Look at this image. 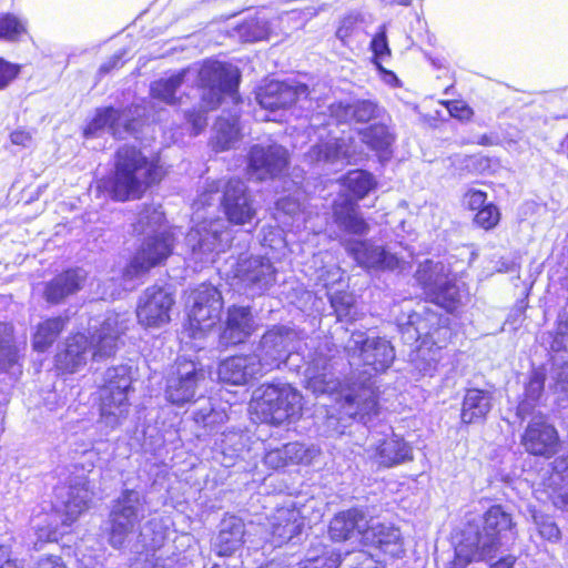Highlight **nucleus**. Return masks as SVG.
<instances>
[{"instance_id": "1", "label": "nucleus", "mask_w": 568, "mask_h": 568, "mask_svg": "<svg viewBox=\"0 0 568 568\" xmlns=\"http://www.w3.org/2000/svg\"><path fill=\"white\" fill-rule=\"evenodd\" d=\"M328 343L321 344L311 356L305 369V386L318 396H327L331 403L325 420V432L329 436L343 435L351 420L364 425L377 413L376 396L371 387H343L333 372V356Z\"/></svg>"}, {"instance_id": "2", "label": "nucleus", "mask_w": 568, "mask_h": 568, "mask_svg": "<svg viewBox=\"0 0 568 568\" xmlns=\"http://www.w3.org/2000/svg\"><path fill=\"white\" fill-rule=\"evenodd\" d=\"M194 81L203 90L200 109L185 111V118L199 134L206 126V113L215 109L224 93L232 94L239 84V71L232 64L219 61H205L201 68L189 67L160 79L151 84L150 93L155 100L169 105L180 103L178 89L186 82Z\"/></svg>"}, {"instance_id": "3", "label": "nucleus", "mask_w": 568, "mask_h": 568, "mask_svg": "<svg viewBox=\"0 0 568 568\" xmlns=\"http://www.w3.org/2000/svg\"><path fill=\"white\" fill-rule=\"evenodd\" d=\"M129 322L128 313L109 312L99 328L90 324V328H94L90 339L81 333L69 337L65 348L57 354V368L64 373H74L87 365L89 357L100 361L112 356L119 337L128 329Z\"/></svg>"}, {"instance_id": "4", "label": "nucleus", "mask_w": 568, "mask_h": 568, "mask_svg": "<svg viewBox=\"0 0 568 568\" xmlns=\"http://www.w3.org/2000/svg\"><path fill=\"white\" fill-rule=\"evenodd\" d=\"M93 468V465L90 464ZM82 470L74 473L69 480L68 486H61L55 489V504L50 514H43L32 519V527L36 530L38 540L41 542L57 541L67 528L89 508L93 491L90 486L89 474Z\"/></svg>"}, {"instance_id": "5", "label": "nucleus", "mask_w": 568, "mask_h": 568, "mask_svg": "<svg viewBox=\"0 0 568 568\" xmlns=\"http://www.w3.org/2000/svg\"><path fill=\"white\" fill-rule=\"evenodd\" d=\"M164 212L161 206L148 205L140 213L133 232L146 234L140 250L123 272L125 280H134L145 275L152 267L162 263L173 248V235L163 226Z\"/></svg>"}, {"instance_id": "6", "label": "nucleus", "mask_w": 568, "mask_h": 568, "mask_svg": "<svg viewBox=\"0 0 568 568\" xmlns=\"http://www.w3.org/2000/svg\"><path fill=\"white\" fill-rule=\"evenodd\" d=\"M162 175V169L149 161L138 149L122 146L116 152L111 195L116 201L139 199L146 187L159 182Z\"/></svg>"}, {"instance_id": "7", "label": "nucleus", "mask_w": 568, "mask_h": 568, "mask_svg": "<svg viewBox=\"0 0 568 568\" xmlns=\"http://www.w3.org/2000/svg\"><path fill=\"white\" fill-rule=\"evenodd\" d=\"M513 521L500 506L490 507L484 517V527L474 536L465 537L455 548L459 562L493 559L498 548L513 536Z\"/></svg>"}, {"instance_id": "8", "label": "nucleus", "mask_w": 568, "mask_h": 568, "mask_svg": "<svg viewBox=\"0 0 568 568\" xmlns=\"http://www.w3.org/2000/svg\"><path fill=\"white\" fill-rule=\"evenodd\" d=\"M211 194L203 193L194 202V215L201 220L186 234V245L191 248V258L200 267L215 262L216 256L224 252L231 242L230 230L222 219L207 221L201 214V209L211 205Z\"/></svg>"}, {"instance_id": "9", "label": "nucleus", "mask_w": 568, "mask_h": 568, "mask_svg": "<svg viewBox=\"0 0 568 568\" xmlns=\"http://www.w3.org/2000/svg\"><path fill=\"white\" fill-rule=\"evenodd\" d=\"M301 393L287 383L262 385L250 404L262 422L282 425L300 418L303 403Z\"/></svg>"}, {"instance_id": "10", "label": "nucleus", "mask_w": 568, "mask_h": 568, "mask_svg": "<svg viewBox=\"0 0 568 568\" xmlns=\"http://www.w3.org/2000/svg\"><path fill=\"white\" fill-rule=\"evenodd\" d=\"M132 366L128 364L110 367L103 375V384L100 387V423L111 430L128 417V396L132 389Z\"/></svg>"}, {"instance_id": "11", "label": "nucleus", "mask_w": 568, "mask_h": 568, "mask_svg": "<svg viewBox=\"0 0 568 568\" xmlns=\"http://www.w3.org/2000/svg\"><path fill=\"white\" fill-rule=\"evenodd\" d=\"M303 334L287 325H273L261 337L254 356L264 374L285 365L295 353H300Z\"/></svg>"}, {"instance_id": "12", "label": "nucleus", "mask_w": 568, "mask_h": 568, "mask_svg": "<svg viewBox=\"0 0 568 568\" xmlns=\"http://www.w3.org/2000/svg\"><path fill=\"white\" fill-rule=\"evenodd\" d=\"M144 504L143 495L135 489H124L113 500L109 514L110 527L108 536L111 547L115 549L123 548L130 536L136 531L144 516Z\"/></svg>"}, {"instance_id": "13", "label": "nucleus", "mask_w": 568, "mask_h": 568, "mask_svg": "<svg viewBox=\"0 0 568 568\" xmlns=\"http://www.w3.org/2000/svg\"><path fill=\"white\" fill-rule=\"evenodd\" d=\"M204 382L205 372L199 363L179 357L166 376L165 398L176 406L193 403L202 396Z\"/></svg>"}, {"instance_id": "14", "label": "nucleus", "mask_w": 568, "mask_h": 568, "mask_svg": "<svg viewBox=\"0 0 568 568\" xmlns=\"http://www.w3.org/2000/svg\"><path fill=\"white\" fill-rule=\"evenodd\" d=\"M443 268L438 263L426 261L419 265L416 278L433 303L452 313L462 304V294L458 286L443 273Z\"/></svg>"}, {"instance_id": "15", "label": "nucleus", "mask_w": 568, "mask_h": 568, "mask_svg": "<svg viewBox=\"0 0 568 568\" xmlns=\"http://www.w3.org/2000/svg\"><path fill=\"white\" fill-rule=\"evenodd\" d=\"M366 452L376 465L385 468L413 460V447L386 426L383 432L371 433Z\"/></svg>"}, {"instance_id": "16", "label": "nucleus", "mask_w": 568, "mask_h": 568, "mask_svg": "<svg viewBox=\"0 0 568 568\" xmlns=\"http://www.w3.org/2000/svg\"><path fill=\"white\" fill-rule=\"evenodd\" d=\"M189 303V320L194 331L206 332L220 321L223 300L221 292L212 284L202 283L192 290Z\"/></svg>"}, {"instance_id": "17", "label": "nucleus", "mask_w": 568, "mask_h": 568, "mask_svg": "<svg viewBox=\"0 0 568 568\" xmlns=\"http://www.w3.org/2000/svg\"><path fill=\"white\" fill-rule=\"evenodd\" d=\"M345 349L352 357H358L364 365L375 372H385L395 359L392 344L382 337H368L365 332H354L346 342Z\"/></svg>"}, {"instance_id": "18", "label": "nucleus", "mask_w": 568, "mask_h": 568, "mask_svg": "<svg viewBox=\"0 0 568 568\" xmlns=\"http://www.w3.org/2000/svg\"><path fill=\"white\" fill-rule=\"evenodd\" d=\"M234 275L252 296L264 294L276 281V271L270 258L258 255L240 258Z\"/></svg>"}, {"instance_id": "19", "label": "nucleus", "mask_w": 568, "mask_h": 568, "mask_svg": "<svg viewBox=\"0 0 568 568\" xmlns=\"http://www.w3.org/2000/svg\"><path fill=\"white\" fill-rule=\"evenodd\" d=\"M173 304L174 298L169 288L156 285L148 287L136 307L139 323L144 327H161L168 324Z\"/></svg>"}, {"instance_id": "20", "label": "nucleus", "mask_w": 568, "mask_h": 568, "mask_svg": "<svg viewBox=\"0 0 568 568\" xmlns=\"http://www.w3.org/2000/svg\"><path fill=\"white\" fill-rule=\"evenodd\" d=\"M221 204L227 221L232 224H251L256 216L253 196L241 180L231 179L226 183Z\"/></svg>"}, {"instance_id": "21", "label": "nucleus", "mask_w": 568, "mask_h": 568, "mask_svg": "<svg viewBox=\"0 0 568 568\" xmlns=\"http://www.w3.org/2000/svg\"><path fill=\"white\" fill-rule=\"evenodd\" d=\"M521 444L529 454L549 458L558 450V432L545 415L534 416L525 429Z\"/></svg>"}, {"instance_id": "22", "label": "nucleus", "mask_w": 568, "mask_h": 568, "mask_svg": "<svg viewBox=\"0 0 568 568\" xmlns=\"http://www.w3.org/2000/svg\"><path fill=\"white\" fill-rule=\"evenodd\" d=\"M288 162L287 151L278 144L254 145L248 156V174L252 179L265 180L281 174Z\"/></svg>"}, {"instance_id": "23", "label": "nucleus", "mask_w": 568, "mask_h": 568, "mask_svg": "<svg viewBox=\"0 0 568 568\" xmlns=\"http://www.w3.org/2000/svg\"><path fill=\"white\" fill-rule=\"evenodd\" d=\"M307 95L308 88L305 84L271 81L258 91L256 99L263 109L276 111L286 109Z\"/></svg>"}, {"instance_id": "24", "label": "nucleus", "mask_w": 568, "mask_h": 568, "mask_svg": "<svg viewBox=\"0 0 568 568\" xmlns=\"http://www.w3.org/2000/svg\"><path fill=\"white\" fill-rule=\"evenodd\" d=\"M304 517L293 503L280 507L270 518L272 544L281 546L300 535L304 527Z\"/></svg>"}, {"instance_id": "25", "label": "nucleus", "mask_w": 568, "mask_h": 568, "mask_svg": "<svg viewBox=\"0 0 568 568\" xmlns=\"http://www.w3.org/2000/svg\"><path fill=\"white\" fill-rule=\"evenodd\" d=\"M219 378L223 383L244 385L253 378L264 375L258 358L254 354L232 356L219 366Z\"/></svg>"}, {"instance_id": "26", "label": "nucleus", "mask_w": 568, "mask_h": 568, "mask_svg": "<svg viewBox=\"0 0 568 568\" xmlns=\"http://www.w3.org/2000/svg\"><path fill=\"white\" fill-rule=\"evenodd\" d=\"M102 130H108L114 138L123 139L124 134H130L135 130V121H131L124 111L111 106L100 109L84 129V135L91 138Z\"/></svg>"}, {"instance_id": "27", "label": "nucleus", "mask_w": 568, "mask_h": 568, "mask_svg": "<svg viewBox=\"0 0 568 568\" xmlns=\"http://www.w3.org/2000/svg\"><path fill=\"white\" fill-rule=\"evenodd\" d=\"M320 454L315 446H305L301 443H288L282 447L270 449L265 453L264 464L274 470L290 465H308Z\"/></svg>"}, {"instance_id": "28", "label": "nucleus", "mask_w": 568, "mask_h": 568, "mask_svg": "<svg viewBox=\"0 0 568 568\" xmlns=\"http://www.w3.org/2000/svg\"><path fill=\"white\" fill-rule=\"evenodd\" d=\"M368 525L369 520L362 509L351 508L336 514L332 518L328 534L334 541L359 538L363 544V535L368 528Z\"/></svg>"}, {"instance_id": "29", "label": "nucleus", "mask_w": 568, "mask_h": 568, "mask_svg": "<svg viewBox=\"0 0 568 568\" xmlns=\"http://www.w3.org/2000/svg\"><path fill=\"white\" fill-rule=\"evenodd\" d=\"M83 268L67 270L44 284L43 297L49 304H60L67 297L78 293L87 281Z\"/></svg>"}, {"instance_id": "30", "label": "nucleus", "mask_w": 568, "mask_h": 568, "mask_svg": "<svg viewBox=\"0 0 568 568\" xmlns=\"http://www.w3.org/2000/svg\"><path fill=\"white\" fill-rule=\"evenodd\" d=\"M363 544L373 546L393 558L404 552L400 531L389 524L369 520L368 528L363 535Z\"/></svg>"}, {"instance_id": "31", "label": "nucleus", "mask_w": 568, "mask_h": 568, "mask_svg": "<svg viewBox=\"0 0 568 568\" xmlns=\"http://www.w3.org/2000/svg\"><path fill=\"white\" fill-rule=\"evenodd\" d=\"M346 248L355 261L366 268L395 270L399 264L396 255L366 241L349 242Z\"/></svg>"}, {"instance_id": "32", "label": "nucleus", "mask_w": 568, "mask_h": 568, "mask_svg": "<svg viewBox=\"0 0 568 568\" xmlns=\"http://www.w3.org/2000/svg\"><path fill=\"white\" fill-rule=\"evenodd\" d=\"M255 329L254 318L250 307L233 306L227 311L225 327L221 334L224 344L244 342Z\"/></svg>"}, {"instance_id": "33", "label": "nucleus", "mask_w": 568, "mask_h": 568, "mask_svg": "<svg viewBox=\"0 0 568 568\" xmlns=\"http://www.w3.org/2000/svg\"><path fill=\"white\" fill-rule=\"evenodd\" d=\"M333 217L336 225L346 233L364 235L368 232V224L358 213V204L349 197L334 202Z\"/></svg>"}, {"instance_id": "34", "label": "nucleus", "mask_w": 568, "mask_h": 568, "mask_svg": "<svg viewBox=\"0 0 568 568\" xmlns=\"http://www.w3.org/2000/svg\"><path fill=\"white\" fill-rule=\"evenodd\" d=\"M493 407V395L478 388L467 389L462 406L460 418L464 424L483 422Z\"/></svg>"}, {"instance_id": "35", "label": "nucleus", "mask_w": 568, "mask_h": 568, "mask_svg": "<svg viewBox=\"0 0 568 568\" xmlns=\"http://www.w3.org/2000/svg\"><path fill=\"white\" fill-rule=\"evenodd\" d=\"M244 524L231 516L224 518L221 523V529L216 536L214 546L219 556H230L236 551L243 544Z\"/></svg>"}, {"instance_id": "36", "label": "nucleus", "mask_w": 568, "mask_h": 568, "mask_svg": "<svg viewBox=\"0 0 568 568\" xmlns=\"http://www.w3.org/2000/svg\"><path fill=\"white\" fill-rule=\"evenodd\" d=\"M240 138L239 119L234 115L220 116L214 124L212 145L216 152L231 149Z\"/></svg>"}, {"instance_id": "37", "label": "nucleus", "mask_w": 568, "mask_h": 568, "mask_svg": "<svg viewBox=\"0 0 568 568\" xmlns=\"http://www.w3.org/2000/svg\"><path fill=\"white\" fill-rule=\"evenodd\" d=\"M65 322V318L52 317L40 323L33 334V348L38 352L47 351L64 328Z\"/></svg>"}, {"instance_id": "38", "label": "nucleus", "mask_w": 568, "mask_h": 568, "mask_svg": "<svg viewBox=\"0 0 568 568\" xmlns=\"http://www.w3.org/2000/svg\"><path fill=\"white\" fill-rule=\"evenodd\" d=\"M344 187L357 201L363 200L371 191H373L377 183L373 174L364 170H353L343 178Z\"/></svg>"}, {"instance_id": "39", "label": "nucleus", "mask_w": 568, "mask_h": 568, "mask_svg": "<svg viewBox=\"0 0 568 568\" xmlns=\"http://www.w3.org/2000/svg\"><path fill=\"white\" fill-rule=\"evenodd\" d=\"M345 156L344 151L338 144L336 139H329L325 142L317 143L311 148L307 153V159L311 162H323L334 164L343 161Z\"/></svg>"}, {"instance_id": "40", "label": "nucleus", "mask_w": 568, "mask_h": 568, "mask_svg": "<svg viewBox=\"0 0 568 568\" xmlns=\"http://www.w3.org/2000/svg\"><path fill=\"white\" fill-rule=\"evenodd\" d=\"M18 363V351L13 345L12 326L0 323V369L7 371Z\"/></svg>"}, {"instance_id": "41", "label": "nucleus", "mask_w": 568, "mask_h": 568, "mask_svg": "<svg viewBox=\"0 0 568 568\" xmlns=\"http://www.w3.org/2000/svg\"><path fill=\"white\" fill-rule=\"evenodd\" d=\"M361 134L363 142L377 151L386 150L394 142V135L384 123L371 125Z\"/></svg>"}, {"instance_id": "42", "label": "nucleus", "mask_w": 568, "mask_h": 568, "mask_svg": "<svg viewBox=\"0 0 568 568\" xmlns=\"http://www.w3.org/2000/svg\"><path fill=\"white\" fill-rule=\"evenodd\" d=\"M237 33L245 42L267 40L270 26L265 18H252L239 26Z\"/></svg>"}, {"instance_id": "43", "label": "nucleus", "mask_w": 568, "mask_h": 568, "mask_svg": "<svg viewBox=\"0 0 568 568\" xmlns=\"http://www.w3.org/2000/svg\"><path fill=\"white\" fill-rule=\"evenodd\" d=\"M443 359L442 347L436 346L435 348L419 347L417 352L416 368L423 375L432 376L437 371L439 362Z\"/></svg>"}, {"instance_id": "44", "label": "nucleus", "mask_w": 568, "mask_h": 568, "mask_svg": "<svg viewBox=\"0 0 568 568\" xmlns=\"http://www.w3.org/2000/svg\"><path fill=\"white\" fill-rule=\"evenodd\" d=\"M27 32L26 22L10 14H0V40L18 41Z\"/></svg>"}, {"instance_id": "45", "label": "nucleus", "mask_w": 568, "mask_h": 568, "mask_svg": "<svg viewBox=\"0 0 568 568\" xmlns=\"http://www.w3.org/2000/svg\"><path fill=\"white\" fill-rule=\"evenodd\" d=\"M532 519L535 528L541 538L551 542L560 539V530L550 516L534 513Z\"/></svg>"}, {"instance_id": "46", "label": "nucleus", "mask_w": 568, "mask_h": 568, "mask_svg": "<svg viewBox=\"0 0 568 568\" xmlns=\"http://www.w3.org/2000/svg\"><path fill=\"white\" fill-rule=\"evenodd\" d=\"M383 109L371 100H358L353 103V121L365 123L379 118Z\"/></svg>"}, {"instance_id": "47", "label": "nucleus", "mask_w": 568, "mask_h": 568, "mask_svg": "<svg viewBox=\"0 0 568 568\" xmlns=\"http://www.w3.org/2000/svg\"><path fill=\"white\" fill-rule=\"evenodd\" d=\"M371 50L374 54L373 62H381L390 57V49L388 47L386 26L382 24L371 41Z\"/></svg>"}, {"instance_id": "48", "label": "nucleus", "mask_w": 568, "mask_h": 568, "mask_svg": "<svg viewBox=\"0 0 568 568\" xmlns=\"http://www.w3.org/2000/svg\"><path fill=\"white\" fill-rule=\"evenodd\" d=\"M499 222V211L493 204L483 206L475 215V223L485 230H490Z\"/></svg>"}, {"instance_id": "49", "label": "nucleus", "mask_w": 568, "mask_h": 568, "mask_svg": "<svg viewBox=\"0 0 568 568\" xmlns=\"http://www.w3.org/2000/svg\"><path fill=\"white\" fill-rule=\"evenodd\" d=\"M551 379L555 392L562 393L568 396V362L554 364L551 368Z\"/></svg>"}, {"instance_id": "50", "label": "nucleus", "mask_w": 568, "mask_h": 568, "mask_svg": "<svg viewBox=\"0 0 568 568\" xmlns=\"http://www.w3.org/2000/svg\"><path fill=\"white\" fill-rule=\"evenodd\" d=\"M545 374L541 371H534L525 387L524 396L540 400L544 393Z\"/></svg>"}, {"instance_id": "51", "label": "nucleus", "mask_w": 568, "mask_h": 568, "mask_svg": "<svg viewBox=\"0 0 568 568\" xmlns=\"http://www.w3.org/2000/svg\"><path fill=\"white\" fill-rule=\"evenodd\" d=\"M331 305L339 320L349 316L353 307V296L347 293H335L331 296Z\"/></svg>"}, {"instance_id": "52", "label": "nucleus", "mask_w": 568, "mask_h": 568, "mask_svg": "<svg viewBox=\"0 0 568 568\" xmlns=\"http://www.w3.org/2000/svg\"><path fill=\"white\" fill-rule=\"evenodd\" d=\"M358 27V17L355 14L346 16L342 19L339 27L336 31V37L346 42V40L352 37Z\"/></svg>"}, {"instance_id": "53", "label": "nucleus", "mask_w": 568, "mask_h": 568, "mask_svg": "<svg viewBox=\"0 0 568 568\" xmlns=\"http://www.w3.org/2000/svg\"><path fill=\"white\" fill-rule=\"evenodd\" d=\"M331 116L337 123L353 121V103L337 102L329 105Z\"/></svg>"}, {"instance_id": "54", "label": "nucleus", "mask_w": 568, "mask_h": 568, "mask_svg": "<svg viewBox=\"0 0 568 568\" xmlns=\"http://www.w3.org/2000/svg\"><path fill=\"white\" fill-rule=\"evenodd\" d=\"M20 67L0 58V90L7 88L17 78Z\"/></svg>"}, {"instance_id": "55", "label": "nucleus", "mask_w": 568, "mask_h": 568, "mask_svg": "<svg viewBox=\"0 0 568 568\" xmlns=\"http://www.w3.org/2000/svg\"><path fill=\"white\" fill-rule=\"evenodd\" d=\"M341 564L339 555H331L307 559L298 568H337Z\"/></svg>"}, {"instance_id": "56", "label": "nucleus", "mask_w": 568, "mask_h": 568, "mask_svg": "<svg viewBox=\"0 0 568 568\" xmlns=\"http://www.w3.org/2000/svg\"><path fill=\"white\" fill-rule=\"evenodd\" d=\"M538 404V400L524 396L516 409L517 417L520 420H525L527 418L532 419L534 416L541 415L540 413H536Z\"/></svg>"}, {"instance_id": "57", "label": "nucleus", "mask_w": 568, "mask_h": 568, "mask_svg": "<svg viewBox=\"0 0 568 568\" xmlns=\"http://www.w3.org/2000/svg\"><path fill=\"white\" fill-rule=\"evenodd\" d=\"M447 110L453 118L459 120H468L473 115L471 109L462 101L448 102Z\"/></svg>"}, {"instance_id": "58", "label": "nucleus", "mask_w": 568, "mask_h": 568, "mask_svg": "<svg viewBox=\"0 0 568 568\" xmlns=\"http://www.w3.org/2000/svg\"><path fill=\"white\" fill-rule=\"evenodd\" d=\"M77 560L79 568H104L103 562L97 556L87 555L82 551V546L77 547Z\"/></svg>"}, {"instance_id": "59", "label": "nucleus", "mask_w": 568, "mask_h": 568, "mask_svg": "<svg viewBox=\"0 0 568 568\" xmlns=\"http://www.w3.org/2000/svg\"><path fill=\"white\" fill-rule=\"evenodd\" d=\"M353 560L356 564L354 568H386L365 551L354 552Z\"/></svg>"}, {"instance_id": "60", "label": "nucleus", "mask_w": 568, "mask_h": 568, "mask_svg": "<svg viewBox=\"0 0 568 568\" xmlns=\"http://www.w3.org/2000/svg\"><path fill=\"white\" fill-rule=\"evenodd\" d=\"M486 193L479 190H470L465 195V203L470 210H480L485 206Z\"/></svg>"}, {"instance_id": "61", "label": "nucleus", "mask_w": 568, "mask_h": 568, "mask_svg": "<svg viewBox=\"0 0 568 568\" xmlns=\"http://www.w3.org/2000/svg\"><path fill=\"white\" fill-rule=\"evenodd\" d=\"M277 210L287 215L294 216L300 212V203L293 197H282L276 202Z\"/></svg>"}, {"instance_id": "62", "label": "nucleus", "mask_w": 568, "mask_h": 568, "mask_svg": "<svg viewBox=\"0 0 568 568\" xmlns=\"http://www.w3.org/2000/svg\"><path fill=\"white\" fill-rule=\"evenodd\" d=\"M11 143L14 145L30 148L32 145V134L26 130H16L10 134Z\"/></svg>"}, {"instance_id": "63", "label": "nucleus", "mask_w": 568, "mask_h": 568, "mask_svg": "<svg viewBox=\"0 0 568 568\" xmlns=\"http://www.w3.org/2000/svg\"><path fill=\"white\" fill-rule=\"evenodd\" d=\"M123 55H124V52H119V53H115L114 55H112L106 62L101 64V67L99 69V73L101 75H104V74L109 73L111 70L121 67L122 65L121 60H122Z\"/></svg>"}, {"instance_id": "64", "label": "nucleus", "mask_w": 568, "mask_h": 568, "mask_svg": "<svg viewBox=\"0 0 568 568\" xmlns=\"http://www.w3.org/2000/svg\"><path fill=\"white\" fill-rule=\"evenodd\" d=\"M376 68L377 70L379 71L381 73V77H382V80L390 85V87H398L399 85V80L398 78L396 77V74L392 71H388L386 70L381 62H376Z\"/></svg>"}]
</instances>
